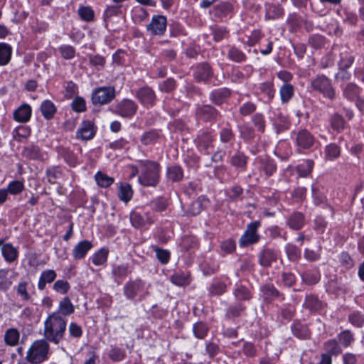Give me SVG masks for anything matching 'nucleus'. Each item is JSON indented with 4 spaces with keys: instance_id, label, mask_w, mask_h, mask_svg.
Wrapping results in <instances>:
<instances>
[{
    "instance_id": "1",
    "label": "nucleus",
    "mask_w": 364,
    "mask_h": 364,
    "mask_svg": "<svg viewBox=\"0 0 364 364\" xmlns=\"http://www.w3.org/2000/svg\"><path fill=\"white\" fill-rule=\"evenodd\" d=\"M66 326L67 320L58 313L49 314L44 321V338L49 342L58 344L64 337Z\"/></svg>"
},
{
    "instance_id": "2",
    "label": "nucleus",
    "mask_w": 364,
    "mask_h": 364,
    "mask_svg": "<svg viewBox=\"0 0 364 364\" xmlns=\"http://www.w3.org/2000/svg\"><path fill=\"white\" fill-rule=\"evenodd\" d=\"M139 164L138 182L139 184L145 187H156L160 181V164L149 160L139 161Z\"/></svg>"
},
{
    "instance_id": "3",
    "label": "nucleus",
    "mask_w": 364,
    "mask_h": 364,
    "mask_svg": "<svg viewBox=\"0 0 364 364\" xmlns=\"http://www.w3.org/2000/svg\"><path fill=\"white\" fill-rule=\"evenodd\" d=\"M46 338L34 341L26 353V360L31 364H40L48 360L50 346Z\"/></svg>"
},
{
    "instance_id": "4",
    "label": "nucleus",
    "mask_w": 364,
    "mask_h": 364,
    "mask_svg": "<svg viewBox=\"0 0 364 364\" xmlns=\"http://www.w3.org/2000/svg\"><path fill=\"white\" fill-rule=\"evenodd\" d=\"M291 137L295 142L299 152L311 149L315 141L314 136L306 129L293 132Z\"/></svg>"
},
{
    "instance_id": "5",
    "label": "nucleus",
    "mask_w": 364,
    "mask_h": 364,
    "mask_svg": "<svg viewBox=\"0 0 364 364\" xmlns=\"http://www.w3.org/2000/svg\"><path fill=\"white\" fill-rule=\"evenodd\" d=\"M259 221L256 220L247 225L245 232L239 240V245L241 247H247L249 245L256 244L260 239L257 230L260 227Z\"/></svg>"
},
{
    "instance_id": "6",
    "label": "nucleus",
    "mask_w": 364,
    "mask_h": 364,
    "mask_svg": "<svg viewBox=\"0 0 364 364\" xmlns=\"http://www.w3.org/2000/svg\"><path fill=\"white\" fill-rule=\"evenodd\" d=\"M214 138L210 132L202 131L195 139L198 150L205 154H210L213 149Z\"/></svg>"
},
{
    "instance_id": "7",
    "label": "nucleus",
    "mask_w": 364,
    "mask_h": 364,
    "mask_svg": "<svg viewBox=\"0 0 364 364\" xmlns=\"http://www.w3.org/2000/svg\"><path fill=\"white\" fill-rule=\"evenodd\" d=\"M96 133L95 123L90 120L82 121L76 132V138L81 140H90Z\"/></svg>"
},
{
    "instance_id": "8",
    "label": "nucleus",
    "mask_w": 364,
    "mask_h": 364,
    "mask_svg": "<svg viewBox=\"0 0 364 364\" xmlns=\"http://www.w3.org/2000/svg\"><path fill=\"white\" fill-rule=\"evenodd\" d=\"M130 221L132 226L141 228L154 223V218L149 212H145L141 214L136 211H133L130 213Z\"/></svg>"
},
{
    "instance_id": "9",
    "label": "nucleus",
    "mask_w": 364,
    "mask_h": 364,
    "mask_svg": "<svg viewBox=\"0 0 364 364\" xmlns=\"http://www.w3.org/2000/svg\"><path fill=\"white\" fill-rule=\"evenodd\" d=\"M145 287V283L141 279L129 281L123 288L124 294L127 299L132 300Z\"/></svg>"
},
{
    "instance_id": "10",
    "label": "nucleus",
    "mask_w": 364,
    "mask_h": 364,
    "mask_svg": "<svg viewBox=\"0 0 364 364\" xmlns=\"http://www.w3.org/2000/svg\"><path fill=\"white\" fill-rule=\"evenodd\" d=\"M277 252L271 248H263L258 254V262L262 267L267 268L277 262Z\"/></svg>"
},
{
    "instance_id": "11",
    "label": "nucleus",
    "mask_w": 364,
    "mask_h": 364,
    "mask_svg": "<svg viewBox=\"0 0 364 364\" xmlns=\"http://www.w3.org/2000/svg\"><path fill=\"white\" fill-rule=\"evenodd\" d=\"M166 28V18L163 16H156L147 26V30L153 35H162Z\"/></svg>"
},
{
    "instance_id": "12",
    "label": "nucleus",
    "mask_w": 364,
    "mask_h": 364,
    "mask_svg": "<svg viewBox=\"0 0 364 364\" xmlns=\"http://www.w3.org/2000/svg\"><path fill=\"white\" fill-rule=\"evenodd\" d=\"M92 242L85 240L79 242L73 249L72 255L76 260L83 259L87 252L92 248Z\"/></svg>"
},
{
    "instance_id": "13",
    "label": "nucleus",
    "mask_w": 364,
    "mask_h": 364,
    "mask_svg": "<svg viewBox=\"0 0 364 364\" xmlns=\"http://www.w3.org/2000/svg\"><path fill=\"white\" fill-rule=\"evenodd\" d=\"M136 106L129 100H124L117 106L118 113L125 117H130L135 114Z\"/></svg>"
},
{
    "instance_id": "14",
    "label": "nucleus",
    "mask_w": 364,
    "mask_h": 364,
    "mask_svg": "<svg viewBox=\"0 0 364 364\" xmlns=\"http://www.w3.org/2000/svg\"><path fill=\"white\" fill-rule=\"evenodd\" d=\"M305 223V216L301 212H294L287 219V225L289 228L299 230L303 228Z\"/></svg>"
},
{
    "instance_id": "15",
    "label": "nucleus",
    "mask_w": 364,
    "mask_h": 364,
    "mask_svg": "<svg viewBox=\"0 0 364 364\" xmlns=\"http://www.w3.org/2000/svg\"><path fill=\"white\" fill-rule=\"evenodd\" d=\"M31 117V108L27 104H23L14 112V119L18 122H27Z\"/></svg>"
},
{
    "instance_id": "16",
    "label": "nucleus",
    "mask_w": 364,
    "mask_h": 364,
    "mask_svg": "<svg viewBox=\"0 0 364 364\" xmlns=\"http://www.w3.org/2000/svg\"><path fill=\"white\" fill-rule=\"evenodd\" d=\"M57 274L53 269H46L41 272L38 282V289L39 290H43L46 286V284L52 283L56 278Z\"/></svg>"
},
{
    "instance_id": "17",
    "label": "nucleus",
    "mask_w": 364,
    "mask_h": 364,
    "mask_svg": "<svg viewBox=\"0 0 364 364\" xmlns=\"http://www.w3.org/2000/svg\"><path fill=\"white\" fill-rule=\"evenodd\" d=\"M75 311V306L72 304L69 297H64L58 305V311L55 313H58L63 317L70 316Z\"/></svg>"
},
{
    "instance_id": "18",
    "label": "nucleus",
    "mask_w": 364,
    "mask_h": 364,
    "mask_svg": "<svg viewBox=\"0 0 364 364\" xmlns=\"http://www.w3.org/2000/svg\"><path fill=\"white\" fill-rule=\"evenodd\" d=\"M114 98V92H92V101L95 105L109 103Z\"/></svg>"
},
{
    "instance_id": "19",
    "label": "nucleus",
    "mask_w": 364,
    "mask_h": 364,
    "mask_svg": "<svg viewBox=\"0 0 364 364\" xmlns=\"http://www.w3.org/2000/svg\"><path fill=\"white\" fill-rule=\"evenodd\" d=\"M1 253L4 259L9 263L14 262L18 255V250L11 243L3 245Z\"/></svg>"
},
{
    "instance_id": "20",
    "label": "nucleus",
    "mask_w": 364,
    "mask_h": 364,
    "mask_svg": "<svg viewBox=\"0 0 364 364\" xmlns=\"http://www.w3.org/2000/svg\"><path fill=\"white\" fill-rule=\"evenodd\" d=\"M161 136V135L159 130L151 129L144 132L141 136L140 141L144 145H151L156 143Z\"/></svg>"
},
{
    "instance_id": "21",
    "label": "nucleus",
    "mask_w": 364,
    "mask_h": 364,
    "mask_svg": "<svg viewBox=\"0 0 364 364\" xmlns=\"http://www.w3.org/2000/svg\"><path fill=\"white\" fill-rule=\"evenodd\" d=\"M291 331L293 335L299 339H306L310 336L307 326L300 322H295L292 324Z\"/></svg>"
},
{
    "instance_id": "22",
    "label": "nucleus",
    "mask_w": 364,
    "mask_h": 364,
    "mask_svg": "<svg viewBox=\"0 0 364 364\" xmlns=\"http://www.w3.org/2000/svg\"><path fill=\"white\" fill-rule=\"evenodd\" d=\"M247 157L240 151L236 152L230 157V163L235 168H240L242 171L246 169Z\"/></svg>"
},
{
    "instance_id": "23",
    "label": "nucleus",
    "mask_w": 364,
    "mask_h": 364,
    "mask_svg": "<svg viewBox=\"0 0 364 364\" xmlns=\"http://www.w3.org/2000/svg\"><path fill=\"white\" fill-rule=\"evenodd\" d=\"M311 194L315 205H328L326 203V198L321 191L318 184H313L311 186Z\"/></svg>"
},
{
    "instance_id": "24",
    "label": "nucleus",
    "mask_w": 364,
    "mask_h": 364,
    "mask_svg": "<svg viewBox=\"0 0 364 364\" xmlns=\"http://www.w3.org/2000/svg\"><path fill=\"white\" fill-rule=\"evenodd\" d=\"M133 196V191L130 184L121 183L119 186V198L125 203L129 202Z\"/></svg>"
},
{
    "instance_id": "25",
    "label": "nucleus",
    "mask_w": 364,
    "mask_h": 364,
    "mask_svg": "<svg viewBox=\"0 0 364 364\" xmlns=\"http://www.w3.org/2000/svg\"><path fill=\"white\" fill-rule=\"evenodd\" d=\"M19 337L20 333L16 328H9L5 332L4 341L8 346H15L18 343Z\"/></svg>"
},
{
    "instance_id": "26",
    "label": "nucleus",
    "mask_w": 364,
    "mask_h": 364,
    "mask_svg": "<svg viewBox=\"0 0 364 364\" xmlns=\"http://www.w3.org/2000/svg\"><path fill=\"white\" fill-rule=\"evenodd\" d=\"M149 205L154 211L163 212L168 208V202L166 198L159 196L151 200Z\"/></svg>"
},
{
    "instance_id": "27",
    "label": "nucleus",
    "mask_w": 364,
    "mask_h": 364,
    "mask_svg": "<svg viewBox=\"0 0 364 364\" xmlns=\"http://www.w3.org/2000/svg\"><path fill=\"white\" fill-rule=\"evenodd\" d=\"M41 110L43 116L46 119H52L56 112L54 104L50 100H45L42 102Z\"/></svg>"
},
{
    "instance_id": "28",
    "label": "nucleus",
    "mask_w": 364,
    "mask_h": 364,
    "mask_svg": "<svg viewBox=\"0 0 364 364\" xmlns=\"http://www.w3.org/2000/svg\"><path fill=\"white\" fill-rule=\"evenodd\" d=\"M302 281L307 285H313L320 280V274L318 271L307 270L301 274Z\"/></svg>"
},
{
    "instance_id": "29",
    "label": "nucleus",
    "mask_w": 364,
    "mask_h": 364,
    "mask_svg": "<svg viewBox=\"0 0 364 364\" xmlns=\"http://www.w3.org/2000/svg\"><path fill=\"white\" fill-rule=\"evenodd\" d=\"M304 306L311 311H318L321 309L322 304L317 296L308 295L306 296Z\"/></svg>"
},
{
    "instance_id": "30",
    "label": "nucleus",
    "mask_w": 364,
    "mask_h": 364,
    "mask_svg": "<svg viewBox=\"0 0 364 364\" xmlns=\"http://www.w3.org/2000/svg\"><path fill=\"white\" fill-rule=\"evenodd\" d=\"M233 294L236 299L239 301H247L252 298L251 291L243 285H236L233 291Z\"/></svg>"
},
{
    "instance_id": "31",
    "label": "nucleus",
    "mask_w": 364,
    "mask_h": 364,
    "mask_svg": "<svg viewBox=\"0 0 364 364\" xmlns=\"http://www.w3.org/2000/svg\"><path fill=\"white\" fill-rule=\"evenodd\" d=\"M245 306L242 304H236L230 306L225 313V316L228 318H233L242 316L245 311Z\"/></svg>"
},
{
    "instance_id": "32",
    "label": "nucleus",
    "mask_w": 364,
    "mask_h": 364,
    "mask_svg": "<svg viewBox=\"0 0 364 364\" xmlns=\"http://www.w3.org/2000/svg\"><path fill=\"white\" fill-rule=\"evenodd\" d=\"M108 254V250L105 248L100 249L92 256V263L96 266L103 265L107 260Z\"/></svg>"
},
{
    "instance_id": "33",
    "label": "nucleus",
    "mask_w": 364,
    "mask_h": 364,
    "mask_svg": "<svg viewBox=\"0 0 364 364\" xmlns=\"http://www.w3.org/2000/svg\"><path fill=\"white\" fill-rule=\"evenodd\" d=\"M170 279L173 284L180 287L190 283L189 274L185 272H176L170 277Z\"/></svg>"
},
{
    "instance_id": "34",
    "label": "nucleus",
    "mask_w": 364,
    "mask_h": 364,
    "mask_svg": "<svg viewBox=\"0 0 364 364\" xmlns=\"http://www.w3.org/2000/svg\"><path fill=\"white\" fill-rule=\"evenodd\" d=\"M167 177L173 182L180 181L183 176L182 168L178 166L168 167L166 172Z\"/></svg>"
},
{
    "instance_id": "35",
    "label": "nucleus",
    "mask_w": 364,
    "mask_h": 364,
    "mask_svg": "<svg viewBox=\"0 0 364 364\" xmlns=\"http://www.w3.org/2000/svg\"><path fill=\"white\" fill-rule=\"evenodd\" d=\"M208 331L209 328L207 324L202 321L196 323L193 326V334L199 339H203L206 336Z\"/></svg>"
},
{
    "instance_id": "36",
    "label": "nucleus",
    "mask_w": 364,
    "mask_h": 364,
    "mask_svg": "<svg viewBox=\"0 0 364 364\" xmlns=\"http://www.w3.org/2000/svg\"><path fill=\"white\" fill-rule=\"evenodd\" d=\"M198 114L203 119L210 121L217 117V111L210 106H204L198 111Z\"/></svg>"
},
{
    "instance_id": "37",
    "label": "nucleus",
    "mask_w": 364,
    "mask_h": 364,
    "mask_svg": "<svg viewBox=\"0 0 364 364\" xmlns=\"http://www.w3.org/2000/svg\"><path fill=\"white\" fill-rule=\"evenodd\" d=\"M11 48L6 43H0V65H6L11 59Z\"/></svg>"
},
{
    "instance_id": "38",
    "label": "nucleus",
    "mask_w": 364,
    "mask_h": 364,
    "mask_svg": "<svg viewBox=\"0 0 364 364\" xmlns=\"http://www.w3.org/2000/svg\"><path fill=\"white\" fill-rule=\"evenodd\" d=\"M31 134V130L28 127L24 126H19L15 129L13 132V138L18 141H22L23 139H27Z\"/></svg>"
},
{
    "instance_id": "39",
    "label": "nucleus",
    "mask_w": 364,
    "mask_h": 364,
    "mask_svg": "<svg viewBox=\"0 0 364 364\" xmlns=\"http://www.w3.org/2000/svg\"><path fill=\"white\" fill-rule=\"evenodd\" d=\"M348 319L355 327L361 328L364 326V315L360 311H355L350 313Z\"/></svg>"
},
{
    "instance_id": "40",
    "label": "nucleus",
    "mask_w": 364,
    "mask_h": 364,
    "mask_svg": "<svg viewBox=\"0 0 364 364\" xmlns=\"http://www.w3.org/2000/svg\"><path fill=\"white\" fill-rule=\"evenodd\" d=\"M132 270L130 269L128 264H122L119 265H114L112 268V274L117 278H124L130 274Z\"/></svg>"
},
{
    "instance_id": "41",
    "label": "nucleus",
    "mask_w": 364,
    "mask_h": 364,
    "mask_svg": "<svg viewBox=\"0 0 364 364\" xmlns=\"http://www.w3.org/2000/svg\"><path fill=\"white\" fill-rule=\"evenodd\" d=\"M314 162L306 160L296 167L297 173L301 177H306L312 171Z\"/></svg>"
},
{
    "instance_id": "42",
    "label": "nucleus",
    "mask_w": 364,
    "mask_h": 364,
    "mask_svg": "<svg viewBox=\"0 0 364 364\" xmlns=\"http://www.w3.org/2000/svg\"><path fill=\"white\" fill-rule=\"evenodd\" d=\"M109 358L114 362H119L126 357V352L124 349L117 346H111L109 352Z\"/></svg>"
},
{
    "instance_id": "43",
    "label": "nucleus",
    "mask_w": 364,
    "mask_h": 364,
    "mask_svg": "<svg viewBox=\"0 0 364 364\" xmlns=\"http://www.w3.org/2000/svg\"><path fill=\"white\" fill-rule=\"evenodd\" d=\"M262 292L267 296L271 298H279L282 297L283 295L276 289V287L272 284H266L261 287Z\"/></svg>"
},
{
    "instance_id": "44",
    "label": "nucleus",
    "mask_w": 364,
    "mask_h": 364,
    "mask_svg": "<svg viewBox=\"0 0 364 364\" xmlns=\"http://www.w3.org/2000/svg\"><path fill=\"white\" fill-rule=\"evenodd\" d=\"M95 178L97 184L102 188H107L114 183L113 178L109 177L100 171L95 174Z\"/></svg>"
},
{
    "instance_id": "45",
    "label": "nucleus",
    "mask_w": 364,
    "mask_h": 364,
    "mask_svg": "<svg viewBox=\"0 0 364 364\" xmlns=\"http://www.w3.org/2000/svg\"><path fill=\"white\" fill-rule=\"evenodd\" d=\"M285 251L287 257L291 261H296L301 257V251L296 245L288 243L285 246Z\"/></svg>"
},
{
    "instance_id": "46",
    "label": "nucleus",
    "mask_w": 364,
    "mask_h": 364,
    "mask_svg": "<svg viewBox=\"0 0 364 364\" xmlns=\"http://www.w3.org/2000/svg\"><path fill=\"white\" fill-rule=\"evenodd\" d=\"M240 136L246 140H251L255 137V130L247 124L238 126Z\"/></svg>"
},
{
    "instance_id": "47",
    "label": "nucleus",
    "mask_w": 364,
    "mask_h": 364,
    "mask_svg": "<svg viewBox=\"0 0 364 364\" xmlns=\"http://www.w3.org/2000/svg\"><path fill=\"white\" fill-rule=\"evenodd\" d=\"M211 75L210 68L207 64H201L196 68L195 76L199 80H204Z\"/></svg>"
},
{
    "instance_id": "48",
    "label": "nucleus",
    "mask_w": 364,
    "mask_h": 364,
    "mask_svg": "<svg viewBox=\"0 0 364 364\" xmlns=\"http://www.w3.org/2000/svg\"><path fill=\"white\" fill-rule=\"evenodd\" d=\"M24 189V183L23 181L14 180L11 181L7 186L6 191L11 195H18Z\"/></svg>"
},
{
    "instance_id": "49",
    "label": "nucleus",
    "mask_w": 364,
    "mask_h": 364,
    "mask_svg": "<svg viewBox=\"0 0 364 364\" xmlns=\"http://www.w3.org/2000/svg\"><path fill=\"white\" fill-rule=\"evenodd\" d=\"M324 346L327 351L326 354H328L331 357L332 355H338L342 351L341 348L336 340L326 341Z\"/></svg>"
},
{
    "instance_id": "50",
    "label": "nucleus",
    "mask_w": 364,
    "mask_h": 364,
    "mask_svg": "<svg viewBox=\"0 0 364 364\" xmlns=\"http://www.w3.org/2000/svg\"><path fill=\"white\" fill-rule=\"evenodd\" d=\"M341 154L339 146L336 144H330L326 146L325 156L329 160H333L339 156Z\"/></svg>"
},
{
    "instance_id": "51",
    "label": "nucleus",
    "mask_w": 364,
    "mask_h": 364,
    "mask_svg": "<svg viewBox=\"0 0 364 364\" xmlns=\"http://www.w3.org/2000/svg\"><path fill=\"white\" fill-rule=\"evenodd\" d=\"M28 283L26 281H22L18 284L16 287L17 294L23 301H29L31 299V295L27 291Z\"/></svg>"
},
{
    "instance_id": "52",
    "label": "nucleus",
    "mask_w": 364,
    "mask_h": 364,
    "mask_svg": "<svg viewBox=\"0 0 364 364\" xmlns=\"http://www.w3.org/2000/svg\"><path fill=\"white\" fill-rule=\"evenodd\" d=\"M276 168V165L272 160L269 159H264L261 160V169L267 176H272L275 172Z\"/></svg>"
},
{
    "instance_id": "53",
    "label": "nucleus",
    "mask_w": 364,
    "mask_h": 364,
    "mask_svg": "<svg viewBox=\"0 0 364 364\" xmlns=\"http://www.w3.org/2000/svg\"><path fill=\"white\" fill-rule=\"evenodd\" d=\"M53 289L60 294H65L70 289L68 282L63 279H58L55 282L53 286Z\"/></svg>"
},
{
    "instance_id": "54",
    "label": "nucleus",
    "mask_w": 364,
    "mask_h": 364,
    "mask_svg": "<svg viewBox=\"0 0 364 364\" xmlns=\"http://www.w3.org/2000/svg\"><path fill=\"white\" fill-rule=\"evenodd\" d=\"M180 246L183 251H188L197 246L196 240L192 236H185L182 238Z\"/></svg>"
},
{
    "instance_id": "55",
    "label": "nucleus",
    "mask_w": 364,
    "mask_h": 364,
    "mask_svg": "<svg viewBox=\"0 0 364 364\" xmlns=\"http://www.w3.org/2000/svg\"><path fill=\"white\" fill-rule=\"evenodd\" d=\"M46 173L48 183L51 184L55 183L56 180L60 178L62 175L60 170L57 167L47 168Z\"/></svg>"
},
{
    "instance_id": "56",
    "label": "nucleus",
    "mask_w": 364,
    "mask_h": 364,
    "mask_svg": "<svg viewBox=\"0 0 364 364\" xmlns=\"http://www.w3.org/2000/svg\"><path fill=\"white\" fill-rule=\"evenodd\" d=\"M235 134L230 128L224 127L220 131V140L222 143H232Z\"/></svg>"
},
{
    "instance_id": "57",
    "label": "nucleus",
    "mask_w": 364,
    "mask_h": 364,
    "mask_svg": "<svg viewBox=\"0 0 364 364\" xmlns=\"http://www.w3.org/2000/svg\"><path fill=\"white\" fill-rule=\"evenodd\" d=\"M340 343L344 346L348 347L354 341L353 335L349 330H345L338 335Z\"/></svg>"
},
{
    "instance_id": "58",
    "label": "nucleus",
    "mask_w": 364,
    "mask_h": 364,
    "mask_svg": "<svg viewBox=\"0 0 364 364\" xmlns=\"http://www.w3.org/2000/svg\"><path fill=\"white\" fill-rule=\"evenodd\" d=\"M312 87L314 90L322 91L329 89V83L324 77H318L312 82Z\"/></svg>"
},
{
    "instance_id": "59",
    "label": "nucleus",
    "mask_w": 364,
    "mask_h": 364,
    "mask_svg": "<svg viewBox=\"0 0 364 364\" xmlns=\"http://www.w3.org/2000/svg\"><path fill=\"white\" fill-rule=\"evenodd\" d=\"M68 333L71 338L79 339L82 335V328L75 322H71L68 326Z\"/></svg>"
},
{
    "instance_id": "60",
    "label": "nucleus",
    "mask_w": 364,
    "mask_h": 364,
    "mask_svg": "<svg viewBox=\"0 0 364 364\" xmlns=\"http://www.w3.org/2000/svg\"><path fill=\"white\" fill-rule=\"evenodd\" d=\"M156 252V258L159 261L165 264H167L170 260V252L167 250L161 249L158 247L154 249Z\"/></svg>"
},
{
    "instance_id": "61",
    "label": "nucleus",
    "mask_w": 364,
    "mask_h": 364,
    "mask_svg": "<svg viewBox=\"0 0 364 364\" xmlns=\"http://www.w3.org/2000/svg\"><path fill=\"white\" fill-rule=\"evenodd\" d=\"M23 155L31 159H37L40 157V149L38 146L30 145L23 150Z\"/></svg>"
},
{
    "instance_id": "62",
    "label": "nucleus",
    "mask_w": 364,
    "mask_h": 364,
    "mask_svg": "<svg viewBox=\"0 0 364 364\" xmlns=\"http://www.w3.org/2000/svg\"><path fill=\"white\" fill-rule=\"evenodd\" d=\"M138 99L145 105H152L155 100L154 92H136Z\"/></svg>"
},
{
    "instance_id": "63",
    "label": "nucleus",
    "mask_w": 364,
    "mask_h": 364,
    "mask_svg": "<svg viewBox=\"0 0 364 364\" xmlns=\"http://www.w3.org/2000/svg\"><path fill=\"white\" fill-rule=\"evenodd\" d=\"M226 291V285L220 282L212 284L209 288L210 294L212 295H220Z\"/></svg>"
},
{
    "instance_id": "64",
    "label": "nucleus",
    "mask_w": 364,
    "mask_h": 364,
    "mask_svg": "<svg viewBox=\"0 0 364 364\" xmlns=\"http://www.w3.org/2000/svg\"><path fill=\"white\" fill-rule=\"evenodd\" d=\"M61 155L70 166H75L76 165L77 157L73 151L68 149H63Z\"/></svg>"
}]
</instances>
